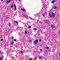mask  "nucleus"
Returning a JSON list of instances; mask_svg holds the SVG:
<instances>
[{"label":"nucleus","instance_id":"obj_39","mask_svg":"<svg viewBox=\"0 0 60 60\" xmlns=\"http://www.w3.org/2000/svg\"><path fill=\"white\" fill-rule=\"evenodd\" d=\"M31 27L30 26V28H31Z\"/></svg>","mask_w":60,"mask_h":60},{"label":"nucleus","instance_id":"obj_22","mask_svg":"<svg viewBox=\"0 0 60 60\" xmlns=\"http://www.w3.org/2000/svg\"><path fill=\"white\" fill-rule=\"evenodd\" d=\"M13 38H14V37H13V36H12L11 37V39L12 40H13Z\"/></svg>","mask_w":60,"mask_h":60},{"label":"nucleus","instance_id":"obj_28","mask_svg":"<svg viewBox=\"0 0 60 60\" xmlns=\"http://www.w3.org/2000/svg\"><path fill=\"white\" fill-rule=\"evenodd\" d=\"M23 16H24V17L25 18H26V16L23 15Z\"/></svg>","mask_w":60,"mask_h":60},{"label":"nucleus","instance_id":"obj_2","mask_svg":"<svg viewBox=\"0 0 60 60\" xmlns=\"http://www.w3.org/2000/svg\"><path fill=\"white\" fill-rule=\"evenodd\" d=\"M52 17H55V15H54V13L53 12L52 13Z\"/></svg>","mask_w":60,"mask_h":60},{"label":"nucleus","instance_id":"obj_11","mask_svg":"<svg viewBox=\"0 0 60 60\" xmlns=\"http://www.w3.org/2000/svg\"><path fill=\"white\" fill-rule=\"evenodd\" d=\"M54 2H55V0H53L52 1V4H53L54 3Z\"/></svg>","mask_w":60,"mask_h":60},{"label":"nucleus","instance_id":"obj_42","mask_svg":"<svg viewBox=\"0 0 60 60\" xmlns=\"http://www.w3.org/2000/svg\"><path fill=\"white\" fill-rule=\"evenodd\" d=\"M8 19V18H7V19Z\"/></svg>","mask_w":60,"mask_h":60},{"label":"nucleus","instance_id":"obj_21","mask_svg":"<svg viewBox=\"0 0 60 60\" xmlns=\"http://www.w3.org/2000/svg\"><path fill=\"white\" fill-rule=\"evenodd\" d=\"M9 26H11V24H10V23H9V25H8Z\"/></svg>","mask_w":60,"mask_h":60},{"label":"nucleus","instance_id":"obj_30","mask_svg":"<svg viewBox=\"0 0 60 60\" xmlns=\"http://www.w3.org/2000/svg\"><path fill=\"white\" fill-rule=\"evenodd\" d=\"M33 59L32 58H30V60H32V59Z\"/></svg>","mask_w":60,"mask_h":60},{"label":"nucleus","instance_id":"obj_9","mask_svg":"<svg viewBox=\"0 0 60 60\" xmlns=\"http://www.w3.org/2000/svg\"><path fill=\"white\" fill-rule=\"evenodd\" d=\"M51 27H52L53 28H54L55 27V26H54L52 24H51Z\"/></svg>","mask_w":60,"mask_h":60},{"label":"nucleus","instance_id":"obj_14","mask_svg":"<svg viewBox=\"0 0 60 60\" xmlns=\"http://www.w3.org/2000/svg\"><path fill=\"white\" fill-rule=\"evenodd\" d=\"M42 58V57H39V59H41Z\"/></svg>","mask_w":60,"mask_h":60},{"label":"nucleus","instance_id":"obj_17","mask_svg":"<svg viewBox=\"0 0 60 60\" xmlns=\"http://www.w3.org/2000/svg\"><path fill=\"white\" fill-rule=\"evenodd\" d=\"M36 16H37V17H38L39 16V14H36Z\"/></svg>","mask_w":60,"mask_h":60},{"label":"nucleus","instance_id":"obj_5","mask_svg":"<svg viewBox=\"0 0 60 60\" xmlns=\"http://www.w3.org/2000/svg\"><path fill=\"white\" fill-rule=\"evenodd\" d=\"M21 10H22V11H26V9L22 8H21Z\"/></svg>","mask_w":60,"mask_h":60},{"label":"nucleus","instance_id":"obj_31","mask_svg":"<svg viewBox=\"0 0 60 60\" xmlns=\"http://www.w3.org/2000/svg\"><path fill=\"white\" fill-rule=\"evenodd\" d=\"M40 41H41V40L40 39L39 40Z\"/></svg>","mask_w":60,"mask_h":60},{"label":"nucleus","instance_id":"obj_29","mask_svg":"<svg viewBox=\"0 0 60 60\" xmlns=\"http://www.w3.org/2000/svg\"><path fill=\"white\" fill-rule=\"evenodd\" d=\"M0 55L2 54V52H1V51H0Z\"/></svg>","mask_w":60,"mask_h":60},{"label":"nucleus","instance_id":"obj_19","mask_svg":"<svg viewBox=\"0 0 60 60\" xmlns=\"http://www.w3.org/2000/svg\"><path fill=\"white\" fill-rule=\"evenodd\" d=\"M30 19H31V20H34V19H33V18H30Z\"/></svg>","mask_w":60,"mask_h":60},{"label":"nucleus","instance_id":"obj_7","mask_svg":"<svg viewBox=\"0 0 60 60\" xmlns=\"http://www.w3.org/2000/svg\"><path fill=\"white\" fill-rule=\"evenodd\" d=\"M17 30H19V29H20V27L19 26H18V27L17 28Z\"/></svg>","mask_w":60,"mask_h":60},{"label":"nucleus","instance_id":"obj_12","mask_svg":"<svg viewBox=\"0 0 60 60\" xmlns=\"http://www.w3.org/2000/svg\"><path fill=\"white\" fill-rule=\"evenodd\" d=\"M49 15L50 17H51V18L52 17V16L51 15V14H50V13H49Z\"/></svg>","mask_w":60,"mask_h":60},{"label":"nucleus","instance_id":"obj_3","mask_svg":"<svg viewBox=\"0 0 60 60\" xmlns=\"http://www.w3.org/2000/svg\"><path fill=\"white\" fill-rule=\"evenodd\" d=\"M39 40H35L34 41V43L35 44H37V43H38V42Z\"/></svg>","mask_w":60,"mask_h":60},{"label":"nucleus","instance_id":"obj_26","mask_svg":"<svg viewBox=\"0 0 60 60\" xmlns=\"http://www.w3.org/2000/svg\"><path fill=\"white\" fill-rule=\"evenodd\" d=\"M46 49H49V47H46Z\"/></svg>","mask_w":60,"mask_h":60},{"label":"nucleus","instance_id":"obj_8","mask_svg":"<svg viewBox=\"0 0 60 60\" xmlns=\"http://www.w3.org/2000/svg\"><path fill=\"white\" fill-rule=\"evenodd\" d=\"M10 43L11 44V45H13L14 42H11V41H10Z\"/></svg>","mask_w":60,"mask_h":60},{"label":"nucleus","instance_id":"obj_24","mask_svg":"<svg viewBox=\"0 0 60 60\" xmlns=\"http://www.w3.org/2000/svg\"><path fill=\"white\" fill-rule=\"evenodd\" d=\"M3 41V39L1 38V41Z\"/></svg>","mask_w":60,"mask_h":60},{"label":"nucleus","instance_id":"obj_4","mask_svg":"<svg viewBox=\"0 0 60 60\" xmlns=\"http://www.w3.org/2000/svg\"><path fill=\"white\" fill-rule=\"evenodd\" d=\"M14 7L15 8V11H16V5L15 4H14Z\"/></svg>","mask_w":60,"mask_h":60},{"label":"nucleus","instance_id":"obj_34","mask_svg":"<svg viewBox=\"0 0 60 60\" xmlns=\"http://www.w3.org/2000/svg\"><path fill=\"white\" fill-rule=\"evenodd\" d=\"M59 56H60V53H59Z\"/></svg>","mask_w":60,"mask_h":60},{"label":"nucleus","instance_id":"obj_18","mask_svg":"<svg viewBox=\"0 0 60 60\" xmlns=\"http://www.w3.org/2000/svg\"><path fill=\"white\" fill-rule=\"evenodd\" d=\"M14 22H15V23H16V24H18V22L16 21H15V20L14 21Z\"/></svg>","mask_w":60,"mask_h":60},{"label":"nucleus","instance_id":"obj_43","mask_svg":"<svg viewBox=\"0 0 60 60\" xmlns=\"http://www.w3.org/2000/svg\"><path fill=\"white\" fill-rule=\"evenodd\" d=\"M15 32H16V31H15Z\"/></svg>","mask_w":60,"mask_h":60},{"label":"nucleus","instance_id":"obj_33","mask_svg":"<svg viewBox=\"0 0 60 60\" xmlns=\"http://www.w3.org/2000/svg\"><path fill=\"white\" fill-rule=\"evenodd\" d=\"M28 27H29V28H30V26H28Z\"/></svg>","mask_w":60,"mask_h":60},{"label":"nucleus","instance_id":"obj_35","mask_svg":"<svg viewBox=\"0 0 60 60\" xmlns=\"http://www.w3.org/2000/svg\"><path fill=\"white\" fill-rule=\"evenodd\" d=\"M29 42H30V41H29Z\"/></svg>","mask_w":60,"mask_h":60},{"label":"nucleus","instance_id":"obj_41","mask_svg":"<svg viewBox=\"0 0 60 60\" xmlns=\"http://www.w3.org/2000/svg\"><path fill=\"white\" fill-rule=\"evenodd\" d=\"M31 41L30 40V42Z\"/></svg>","mask_w":60,"mask_h":60},{"label":"nucleus","instance_id":"obj_1","mask_svg":"<svg viewBox=\"0 0 60 60\" xmlns=\"http://www.w3.org/2000/svg\"><path fill=\"white\" fill-rule=\"evenodd\" d=\"M11 2V0H9L7 1L6 4H9L10 2Z\"/></svg>","mask_w":60,"mask_h":60},{"label":"nucleus","instance_id":"obj_23","mask_svg":"<svg viewBox=\"0 0 60 60\" xmlns=\"http://www.w3.org/2000/svg\"><path fill=\"white\" fill-rule=\"evenodd\" d=\"M42 15L43 17H44V16H45V14H42Z\"/></svg>","mask_w":60,"mask_h":60},{"label":"nucleus","instance_id":"obj_13","mask_svg":"<svg viewBox=\"0 0 60 60\" xmlns=\"http://www.w3.org/2000/svg\"><path fill=\"white\" fill-rule=\"evenodd\" d=\"M57 9V7H56L55 6L54 8V9Z\"/></svg>","mask_w":60,"mask_h":60},{"label":"nucleus","instance_id":"obj_15","mask_svg":"<svg viewBox=\"0 0 60 60\" xmlns=\"http://www.w3.org/2000/svg\"><path fill=\"white\" fill-rule=\"evenodd\" d=\"M20 52L22 54H23V52H22V51H20Z\"/></svg>","mask_w":60,"mask_h":60},{"label":"nucleus","instance_id":"obj_40","mask_svg":"<svg viewBox=\"0 0 60 60\" xmlns=\"http://www.w3.org/2000/svg\"><path fill=\"white\" fill-rule=\"evenodd\" d=\"M2 1H3L4 0H2Z\"/></svg>","mask_w":60,"mask_h":60},{"label":"nucleus","instance_id":"obj_27","mask_svg":"<svg viewBox=\"0 0 60 60\" xmlns=\"http://www.w3.org/2000/svg\"><path fill=\"white\" fill-rule=\"evenodd\" d=\"M37 29L36 28H35L34 29V30H37Z\"/></svg>","mask_w":60,"mask_h":60},{"label":"nucleus","instance_id":"obj_20","mask_svg":"<svg viewBox=\"0 0 60 60\" xmlns=\"http://www.w3.org/2000/svg\"><path fill=\"white\" fill-rule=\"evenodd\" d=\"M14 41H17V40H16V39H14Z\"/></svg>","mask_w":60,"mask_h":60},{"label":"nucleus","instance_id":"obj_37","mask_svg":"<svg viewBox=\"0 0 60 60\" xmlns=\"http://www.w3.org/2000/svg\"><path fill=\"white\" fill-rule=\"evenodd\" d=\"M29 60H30V58L29 59Z\"/></svg>","mask_w":60,"mask_h":60},{"label":"nucleus","instance_id":"obj_16","mask_svg":"<svg viewBox=\"0 0 60 60\" xmlns=\"http://www.w3.org/2000/svg\"><path fill=\"white\" fill-rule=\"evenodd\" d=\"M25 33L26 34L27 33V31H25Z\"/></svg>","mask_w":60,"mask_h":60},{"label":"nucleus","instance_id":"obj_36","mask_svg":"<svg viewBox=\"0 0 60 60\" xmlns=\"http://www.w3.org/2000/svg\"><path fill=\"white\" fill-rule=\"evenodd\" d=\"M19 1H20V0H19Z\"/></svg>","mask_w":60,"mask_h":60},{"label":"nucleus","instance_id":"obj_25","mask_svg":"<svg viewBox=\"0 0 60 60\" xmlns=\"http://www.w3.org/2000/svg\"><path fill=\"white\" fill-rule=\"evenodd\" d=\"M36 59H37V57H36L35 59L34 60H36Z\"/></svg>","mask_w":60,"mask_h":60},{"label":"nucleus","instance_id":"obj_38","mask_svg":"<svg viewBox=\"0 0 60 60\" xmlns=\"http://www.w3.org/2000/svg\"><path fill=\"white\" fill-rule=\"evenodd\" d=\"M0 39H1V38H0Z\"/></svg>","mask_w":60,"mask_h":60},{"label":"nucleus","instance_id":"obj_10","mask_svg":"<svg viewBox=\"0 0 60 60\" xmlns=\"http://www.w3.org/2000/svg\"><path fill=\"white\" fill-rule=\"evenodd\" d=\"M14 6V5H13V4H12L11 6V8H13V6Z\"/></svg>","mask_w":60,"mask_h":60},{"label":"nucleus","instance_id":"obj_32","mask_svg":"<svg viewBox=\"0 0 60 60\" xmlns=\"http://www.w3.org/2000/svg\"><path fill=\"white\" fill-rule=\"evenodd\" d=\"M40 51H42V49H41L40 50Z\"/></svg>","mask_w":60,"mask_h":60},{"label":"nucleus","instance_id":"obj_6","mask_svg":"<svg viewBox=\"0 0 60 60\" xmlns=\"http://www.w3.org/2000/svg\"><path fill=\"white\" fill-rule=\"evenodd\" d=\"M3 58H4V56H2L0 58V60H3Z\"/></svg>","mask_w":60,"mask_h":60}]
</instances>
